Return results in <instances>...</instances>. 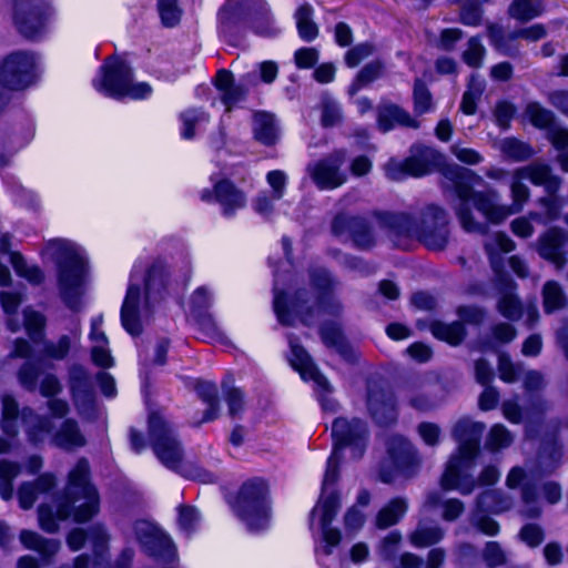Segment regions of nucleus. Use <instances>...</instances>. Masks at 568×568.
I'll return each instance as SVG.
<instances>
[{
  "label": "nucleus",
  "mask_w": 568,
  "mask_h": 568,
  "mask_svg": "<svg viewBox=\"0 0 568 568\" xmlns=\"http://www.w3.org/2000/svg\"><path fill=\"white\" fill-rule=\"evenodd\" d=\"M28 143L29 140H22L14 134L0 133V168L10 164L14 154Z\"/></svg>",
  "instance_id": "37"
},
{
  "label": "nucleus",
  "mask_w": 568,
  "mask_h": 568,
  "mask_svg": "<svg viewBox=\"0 0 568 568\" xmlns=\"http://www.w3.org/2000/svg\"><path fill=\"white\" fill-rule=\"evenodd\" d=\"M462 37L463 32L459 29H444L440 32L437 45L443 50H450L454 48L455 43L462 39Z\"/></svg>",
  "instance_id": "63"
},
{
  "label": "nucleus",
  "mask_w": 568,
  "mask_h": 568,
  "mask_svg": "<svg viewBox=\"0 0 568 568\" xmlns=\"http://www.w3.org/2000/svg\"><path fill=\"white\" fill-rule=\"evenodd\" d=\"M374 52V47L369 43H361L351 50H348L345 54V62L348 67H356L362 60L372 55Z\"/></svg>",
  "instance_id": "58"
},
{
  "label": "nucleus",
  "mask_w": 568,
  "mask_h": 568,
  "mask_svg": "<svg viewBox=\"0 0 568 568\" xmlns=\"http://www.w3.org/2000/svg\"><path fill=\"white\" fill-rule=\"evenodd\" d=\"M342 162L343 156L341 153L322 162V189H334L344 183L345 174L339 170Z\"/></svg>",
  "instance_id": "29"
},
{
  "label": "nucleus",
  "mask_w": 568,
  "mask_h": 568,
  "mask_svg": "<svg viewBox=\"0 0 568 568\" xmlns=\"http://www.w3.org/2000/svg\"><path fill=\"white\" fill-rule=\"evenodd\" d=\"M102 316L93 317L91 321L90 341L92 343L91 356L95 365L109 368L114 364L109 349L108 338L102 331Z\"/></svg>",
  "instance_id": "21"
},
{
  "label": "nucleus",
  "mask_w": 568,
  "mask_h": 568,
  "mask_svg": "<svg viewBox=\"0 0 568 568\" xmlns=\"http://www.w3.org/2000/svg\"><path fill=\"white\" fill-rule=\"evenodd\" d=\"M526 179L530 180L534 184L546 185L548 189L554 187L557 182L550 175V170L545 164H534L525 169H520Z\"/></svg>",
  "instance_id": "41"
},
{
  "label": "nucleus",
  "mask_w": 568,
  "mask_h": 568,
  "mask_svg": "<svg viewBox=\"0 0 568 568\" xmlns=\"http://www.w3.org/2000/svg\"><path fill=\"white\" fill-rule=\"evenodd\" d=\"M314 9L307 4L301 6L296 13V26L300 37L304 41H312L317 37V26L313 21Z\"/></svg>",
  "instance_id": "33"
},
{
  "label": "nucleus",
  "mask_w": 568,
  "mask_h": 568,
  "mask_svg": "<svg viewBox=\"0 0 568 568\" xmlns=\"http://www.w3.org/2000/svg\"><path fill=\"white\" fill-rule=\"evenodd\" d=\"M197 393L203 398L206 405V412L203 422H209L215 418L217 412L216 387L214 384L205 382L200 383Z\"/></svg>",
  "instance_id": "43"
},
{
  "label": "nucleus",
  "mask_w": 568,
  "mask_h": 568,
  "mask_svg": "<svg viewBox=\"0 0 568 568\" xmlns=\"http://www.w3.org/2000/svg\"><path fill=\"white\" fill-rule=\"evenodd\" d=\"M414 102L415 110L418 113H425L432 110V97L420 81H416L414 87Z\"/></svg>",
  "instance_id": "57"
},
{
  "label": "nucleus",
  "mask_w": 568,
  "mask_h": 568,
  "mask_svg": "<svg viewBox=\"0 0 568 568\" xmlns=\"http://www.w3.org/2000/svg\"><path fill=\"white\" fill-rule=\"evenodd\" d=\"M23 325L28 335L33 339L41 337L42 329L44 326V317L39 312L32 308H24L23 311Z\"/></svg>",
  "instance_id": "49"
},
{
  "label": "nucleus",
  "mask_w": 568,
  "mask_h": 568,
  "mask_svg": "<svg viewBox=\"0 0 568 568\" xmlns=\"http://www.w3.org/2000/svg\"><path fill=\"white\" fill-rule=\"evenodd\" d=\"M231 172L223 171L211 175L213 190L201 191V200L216 202L221 213L225 217H233L239 211L246 206V194L231 182Z\"/></svg>",
  "instance_id": "11"
},
{
  "label": "nucleus",
  "mask_w": 568,
  "mask_h": 568,
  "mask_svg": "<svg viewBox=\"0 0 568 568\" xmlns=\"http://www.w3.org/2000/svg\"><path fill=\"white\" fill-rule=\"evenodd\" d=\"M158 9L165 27H174L180 22L182 10L178 0H158Z\"/></svg>",
  "instance_id": "45"
},
{
  "label": "nucleus",
  "mask_w": 568,
  "mask_h": 568,
  "mask_svg": "<svg viewBox=\"0 0 568 568\" xmlns=\"http://www.w3.org/2000/svg\"><path fill=\"white\" fill-rule=\"evenodd\" d=\"M54 17V9L47 3L19 1L16 4L14 22L19 31L29 39L42 37L53 22Z\"/></svg>",
  "instance_id": "12"
},
{
  "label": "nucleus",
  "mask_w": 568,
  "mask_h": 568,
  "mask_svg": "<svg viewBox=\"0 0 568 568\" xmlns=\"http://www.w3.org/2000/svg\"><path fill=\"white\" fill-rule=\"evenodd\" d=\"M511 443L509 432L501 425H495L489 433L487 447L491 450L507 447Z\"/></svg>",
  "instance_id": "55"
},
{
  "label": "nucleus",
  "mask_w": 568,
  "mask_h": 568,
  "mask_svg": "<svg viewBox=\"0 0 568 568\" xmlns=\"http://www.w3.org/2000/svg\"><path fill=\"white\" fill-rule=\"evenodd\" d=\"M273 200H281L287 187L288 176L283 170H272L265 175Z\"/></svg>",
  "instance_id": "46"
},
{
  "label": "nucleus",
  "mask_w": 568,
  "mask_h": 568,
  "mask_svg": "<svg viewBox=\"0 0 568 568\" xmlns=\"http://www.w3.org/2000/svg\"><path fill=\"white\" fill-rule=\"evenodd\" d=\"M443 174L455 189L457 197L455 210L463 229L467 232L484 231V224L471 215L469 206H474L486 221L494 223L505 220L513 213L509 207L497 204L495 193H474L471 191V182L478 178L470 170L449 165L443 170Z\"/></svg>",
  "instance_id": "1"
},
{
  "label": "nucleus",
  "mask_w": 568,
  "mask_h": 568,
  "mask_svg": "<svg viewBox=\"0 0 568 568\" xmlns=\"http://www.w3.org/2000/svg\"><path fill=\"white\" fill-rule=\"evenodd\" d=\"M200 523V515L192 507H181L179 511V524L185 532L193 531Z\"/></svg>",
  "instance_id": "61"
},
{
  "label": "nucleus",
  "mask_w": 568,
  "mask_h": 568,
  "mask_svg": "<svg viewBox=\"0 0 568 568\" xmlns=\"http://www.w3.org/2000/svg\"><path fill=\"white\" fill-rule=\"evenodd\" d=\"M136 540L145 548L150 555L159 557L163 561L171 564L175 559V547L161 529L148 520L136 521L134 525Z\"/></svg>",
  "instance_id": "14"
},
{
  "label": "nucleus",
  "mask_w": 568,
  "mask_h": 568,
  "mask_svg": "<svg viewBox=\"0 0 568 568\" xmlns=\"http://www.w3.org/2000/svg\"><path fill=\"white\" fill-rule=\"evenodd\" d=\"M273 308L283 325H295L297 322L305 326L315 324L320 317L318 280L314 277L308 284L301 286L292 303L283 292L275 288Z\"/></svg>",
  "instance_id": "7"
},
{
  "label": "nucleus",
  "mask_w": 568,
  "mask_h": 568,
  "mask_svg": "<svg viewBox=\"0 0 568 568\" xmlns=\"http://www.w3.org/2000/svg\"><path fill=\"white\" fill-rule=\"evenodd\" d=\"M290 363L292 367L298 372L301 378L305 383H312L314 392L320 387V375L317 368L307 352L295 342L290 341Z\"/></svg>",
  "instance_id": "22"
},
{
  "label": "nucleus",
  "mask_w": 568,
  "mask_h": 568,
  "mask_svg": "<svg viewBox=\"0 0 568 568\" xmlns=\"http://www.w3.org/2000/svg\"><path fill=\"white\" fill-rule=\"evenodd\" d=\"M8 263H11L17 274L31 283H39L42 280V272L36 265L28 264L17 251H2L0 256V285L10 284V271Z\"/></svg>",
  "instance_id": "18"
},
{
  "label": "nucleus",
  "mask_w": 568,
  "mask_h": 568,
  "mask_svg": "<svg viewBox=\"0 0 568 568\" xmlns=\"http://www.w3.org/2000/svg\"><path fill=\"white\" fill-rule=\"evenodd\" d=\"M21 295L16 292H1L0 293V303L2 310L6 314V323L7 327L16 333L21 328V321L18 314V307L21 304Z\"/></svg>",
  "instance_id": "28"
},
{
  "label": "nucleus",
  "mask_w": 568,
  "mask_h": 568,
  "mask_svg": "<svg viewBox=\"0 0 568 568\" xmlns=\"http://www.w3.org/2000/svg\"><path fill=\"white\" fill-rule=\"evenodd\" d=\"M253 138L265 146L275 145L281 136V130L274 115L266 112H256L252 123Z\"/></svg>",
  "instance_id": "24"
},
{
  "label": "nucleus",
  "mask_w": 568,
  "mask_h": 568,
  "mask_svg": "<svg viewBox=\"0 0 568 568\" xmlns=\"http://www.w3.org/2000/svg\"><path fill=\"white\" fill-rule=\"evenodd\" d=\"M21 419L31 442H41L51 434L52 422L50 419H40L31 410H23Z\"/></svg>",
  "instance_id": "32"
},
{
  "label": "nucleus",
  "mask_w": 568,
  "mask_h": 568,
  "mask_svg": "<svg viewBox=\"0 0 568 568\" xmlns=\"http://www.w3.org/2000/svg\"><path fill=\"white\" fill-rule=\"evenodd\" d=\"M84 540H88L92 545L97 559L89 562L85 557L81 556L75 560L74 568H104L102 556L108 540L105 530L98 526L91 530L89 537H85L81 529H75L68 537V544L73 550H78L83 545Z\"/></svg>",
  "instance_id": "17"
},
{
  "label": "nucleus",
  "mask_w": 568,
  "mask_h": 568,
  "mask_svg": "<svg viewBox=\"0 0 568 568\" xmlns=\"http://www.w3.org/2000/svg\"><path fill=\"white\" fill-rule=\"evenodd\" d=\"M498 373L503 382L514 383L519 379L523 368L520 365H514L505 354H500L498 359Z\"/></svg>",
  "instance_id": "53"
},
{
  "label": "nucleus",
  "mask_w": 568,
  "mask_h": 568,
  "mask_svg": "<svg viewBox=\"0 0 568 568\" xmlns=\"http://www.w3.org/2000/svg\"><path fill=\"white\" fill-rule=\"evenodd\" d=\"M510 503L507 499L499 498V495L496 491H485L477 503V510L484 511L489 510L493 513H500L508 509Z\"/></svg>",
  "instance_id": "48"
},
{
  "label": "nucleus",
  "mask_w": 568,
  "mask_h": 568,
  "mask_svg": "<svg viewBox=\"0 0 568 568\" xmlns=\"http://www.w3.org/2000/svg\"><path fill=\"white\" fill-rule=\"evenodd\" d=\"M20 540L26 548L33 549L43 556L53 555L59 545L53 539H42L37 532L23 530L20 535Z\"/></svg>",
  "instance_id": "35"
},
{
  "label": "nucleus",
  "mask_w": 568,
  "mask_h": 568,
  "mask_svg": "<svg viewBox=\"0 0 568 568\" xmlns=\"http://www.w3.org/2000/svg\"><path fill=\"white\" fill-rule=\"evenodd\" d=\"M406 510L407 504L404 499H393L388 505L381 509L377 515L376 524L379 528L393 526L405 515Z\"/></svg>",
  "instance_id": "34"
},
{
  "label": "nucleus",
  "mask_w": 568,
  "mask_h": 568,
  "mask_svg": "<svg viewBox=\"0 0 568 568\" xmlns=\"http://www.w3.org/2000/svg\"><path fill=\"white\" fill-rule=\"evenodd\" d=\"M19 474L17 464L7 459L0 460V496L2 499L8 500L12 497L13 486L12 481Z\"/></svg>",
  "instance_id": "40"
},
{
  "label": "nucleus",
  "mask_w": 568,
  "mask_h": 568,
  "mask_svg": "<svg viewBox=\"0 0 568 568\" xmlns=\"http://www.w3.org/2000/svg\"><path fill=\"white\" fill-rule=\"evenodd\" d=\"M233 509L250 530L266 529L273 517L268 483L263 478L246 480L235 497Z\"/></svg>",
  "instance_id": "6"
},
{
  "label": "nucleus",
  "mask_w": 568,
  "mask_h": 568,
  "mask_svg": "<svg viewBox=\"0 0 568 568\" xmlns=\"http://www.w3.org/2000/svg\"><path fill=\"white\" fill-rule=\"evenodd\" d=\"M485 89L484 80L476 75H471L467 90L465 91L460 104V109L465 114H474L476 111V102L481 97Z\"/></svg>",
  "instance_id": "38"
},
{
  "label": "nucleus",
  "mask_w": 568,
  "mask_h": 568,
  "mask_svg": "<svg viewBox=\"0 0 568 568\" xmlns=\"http://www.w3.org/2000/svg\"><path fill=\"white\" fill-rule=\"evenodd\" d=\"M485 55V48L477 38L468 41L467 49L463 53V60L471 68L480 67Z\"/></svg>",
  "instance_id": "52"
},
{
  "label": "nucleus",
  "mask_w": 568,
  "mask_h": 568,
  "mask_svg": "<svg viewBox=\"0 0 568 568\" xmlns=\"http://www.w3.org/2000/svg\"><path fill=\"white\" fill-rule=\"evenodd\" d=\"M443 156L432 148H423L405 162L390 160L386 165V174L392 180H400L405 175L422 176L440 164Z\"/></svg>",
  "instance_id": "15"
},
{
  "label": "nucleus",
  "mask_w": 568,
  "mask_h": 568,
  "mask_svg": "<svg viewBox=\"0 0 568 568\" xmlns=\"http://www.w3.org/2000/svg\"><path fill=\"white\" fill-rule=\"evenodd\" d=\"M52 439L57 446L65 449L80 447L84 444L83 436L71 420H65L60 429L52 435Z\"/></svg>",
  "instance_id": "31"
},
{
  "label": "nucleus",
  "mask_w": 568,
  "mask_h": 568,
  "mask_svg": "<svg viewBox=\"0 0 568 568\" xmlns=\"http://www.w3.org/2000/svg\"><path fill=\"white\" fill-rule=\"evenodd\" d=\"M163 286L164 275L160 266L146 268L140 264L134 265L121 310L122 325L128 333L136 335L141 332Z\"/></svg>",
  "instance_id": "3"
},
{
  "label": "nucleus",
  "mask_w": 568,
  "mask_h": 568,
  "mask_svg": "<svg viewBox=\"0 0 568 568\" xmlns=\"http://www.w3.org/2000/svg\"><path fill=\"white\" fill-rule=\"evenodd\" d=\"M322 342L327 346L335 347L342 355H346L347 353V344L339 327L335 323L325 328L322 326Z\"/></svg>",
  "instance_id": "50"
},
{
  "label": "nucleus",
  "mask_w": 568,
  "mask_h": 568,
  "mask_svg": "<svg viewBox=\"0 0 568 568\" xmlns=\"http://www.w3.org/2000/svg\"><path fill=\"white\" fill-rule=\"evenodd\" d=\"M383 67L379 62H373L367 64L357 75L356 80L349 88V93H356L362 87L371 83L379 77Z\"/></svg>",
  "instance_id": "51"
},
{
  "label": "nucleus",
  "mask_w": 568,
  "mask_h": 568,
  "mask_svg": "<svg viewBox=\"0 0 568 568\" xmlns=\"http://www.w3.org/2000/svg\"><path fill=\"white\" fill-rule=\"evenodd\" d=\"M150 437L160 462L168 468L182 470V448L172 427L160 414H152L149 419Z\"/></svg>",
  "instance_id": "10"
},
{
  "label": "nucleus",
  "mask_w": 568,
  "mask_h": 568,
  "mask_svg": "<svg viewBox=\"0 0 568 568\" xmlns=\"http://www.w3.org/2000/svg\"><path fill=\"white\" fill-rule=\"evenodd\" d=\"M452 153L462 162L466 164H478L483 161V156L474 149L463 146L460 144H454L452 146Z\"/></svg>",
  "instance_id": "62"
},
{
  "label": "nucleus",
  "mask_w": 568,
  "mask_h": 568,
  "mask_svg": "<svg viewBox=\"0 0 568 568\" xmlns=\"http://www.w3.org/2000/svg\"><path fill=\"white\" fill-rule=\"evenodd\" d=\"M498 310L503 316L509 320H518L521 316H525V321L527 324H534L538 317V310L535 305H528L525 311H523L521 304L513 292V286L507 285L501 293V297L498 302Z\"/></svg>",
  "instance_id": "20"
},
{
  "label": "nucleus",
  "mask_w": 568,
  "mask_h": 568,
  "mask_svg": "<svg viewBox=\"0 0 568 568\" xmlns=\"http://www.w3.org/2000/svg\"><path fill=\"white\" fill-rule=\"evenodd\" d=\"M19 419L14 399L8 395L2 397V429L8 435H16Z\"/></svg>",
  "instance_id": "42"
},
{
  "label": "nucleus",
  "mask_w": 568,
  "mask_h": 568,
  "mask_svg": "<svg viewBox=\"0 0 568 568\" xmlns=\"http://www.w3.org/2000/svg\"><path fill=\"white\" fill-rule=\"evenodd\" d=\"M214 85L219 92L221 102L225 106V113L221 118L219 136L212 139V144L219 149L226 142L224 125L230 118V112L235 104L243 99L244 91L241 85L233 83V75L226 70H220L216 73Z\"/></svg>",
  "instance_id": "16"
},
{
  "label": "nucleus",
  "mask_w": 568,
  "mask_h": 568,
  "mask_svg": "<svg viewBox=\"0 0 568 568\" xmlns=\"http://www.w3.org/2000/svg\"><path fill=\"white\" fill-rule=\"evenodd\" d=\"M210 114L201 108H189L180 114V134L192 140L202 133L210 123Z\"/></svg>",
  "instance_id": "27"
},
{
  "label": "nucleus",
  "mask_w": 568,
  "mask_h": 568,
  "mask_svg": "<svg viewBox=\"0 0 568 568\" xmlns=\"http://www.w3.org/2000/svg\"><path fill=\"white\" fill-rule=\"evenodd\" d=\"M542 12L538 0H514L509 7V16L516 20L528 21Z\"/></svg>",
  "instance_id": "36"
},
{
  "label": "nucleus",
  "mask_w": 568,
  "mask_h": 568,
  "mask_svg": "<svg viewBox=\"0 0 568 568\" xmlns=\"http://www.w3.org/2000/svg\"><path fill=\"white\" fill-rule=\"evenodd\" d=\"M483 430V424L466 418L459 420L455 426L454 436L459 443V447L458 453L448 462L442 477L444 489H456L462 494H470L475 488L470 473Z\"/></svg>",
  "instance_id": "4"
},
{
  "label": "nucleus",
  "mask_w": 568,
  "mask_h": 568,
  "mask_svg": "<svg viewBox=\"0 0 568 568\" xmlns=\"http://www.w3.org/2000/svg\"><path fill=\"white\" fill-rule=\"evenodd\" d=\"M377 124L379 130L387 132L396 126L416 128L417 122L403 109L392 103H383L378 108Z\"/></svg>",
  "instance_id": "26"
},
{
  "label": "nucleus",
  "mask_w": 568,
  "mask_h": 568,
  "mask_svg": "<svg viewBox=\"0 0 568 568\" xmlns=\"http://www.w3.org/2000/svg\"><path fill=\"white\" fill-rule=\"evenodd\" d=\"M318 60V53L315 48H301L294 53V61L300 69L313 68Z\"/></svg>",
  "instance_id": "60"
},
{
  "label": "nucleus",
  "mask_w": 568,
  "mask_h": 568,
  "mask_svg": "<svg viewBox=\"0 0 568 568\" xmlns=\"http://www.w3.org/2000/svg\"><path fill=\"white\" fill-rule=\"evenodd\" d=\"M39 77V59L27 51H16L6 55L0 62V108L8 101V92L21 91Z\"/></svg>",
  "instance_id": "8"
},
{
  "label": "nucleus",
  "mask_w": 568,
  "mask_h": 568,
  "mask_svg": "<svg viewBox=\"0 0 568 568\" xmlns=\"http://www.w3.org/2000/svg\"><path fill=\"white\" fill-rule=\"evenodd\" d=\"M526 176L521 173L520 170L516 171L514 176V182L511 184V194L514 199V205L515 210H519L523 205V203L528 197V190L527 187L521 183V180H525Z\"/></svg>",
  "instance_id": "59"
},
{
  "label": "nucleus",
  "mask_w": 568,
  "mask_h": 568,
  "mask_svg": "<svg viewBox=\"0 0 568 568\" xmlns=\"http://www.w3.org/2000/svg\"><path fill=\"white\" fill-rule=\"evenodd\" d=\"M367 406L372 417L377 424H387L396 418L394 402L382 389L369 390Z\"/></svg>",
  "instance_id": "25"
},
{
  "label": "nucleus",
  "mask_w": 568,
  "mask_h": 568,
  "mask_svg": "<svg viewBox=\"0 0 568 568\" xmlns=\"http://www.w3.org/2000/svg\"><path fill=\"white\" fill-rule=\"evenodd\" d=\"M488 36L491 43L504 54H510L511 48L508 41L516 40L518 38L526 39L528 41H537L546 36V30L541 24H534L529 28L521 29L517 32L504 34L501 28L497 24H490L488 27Z\"/></svg>",
  "instance_id": "19"
},
{
  "label": "nucleus",
  "mask_w": 568,
  "mask_h": 568,
  "mask_svg": "<svg viewBox=\"0 0 568 568\" xmlns=\"http://www.w3.org/2000/svg\"><path fill=\"white\" fill-rule=\"evenodd\" d=\"M89 465L80 460L70 471L68 483V500L55 505V510L48 506H40L39 523L42 529L53 532L58 529L59 523L65 520L70 515V507L74 508L72 517L75 521H87L99 510V498L97 490L88 480Z\"/></svg>",
  "instance_id": "2"
},
{
  "label": "nucleus",
  "mask_w": 568,
  "mask_h": 568,
  "mask_svg": "<svg viewBox=\"0 0 568 568\" xmlns=\"http://www.w3.org/2000/svg\"><path fill=\"white\" fill-rule=\"evenodd\" d=\"M59 264V281L64 298L71 303L70 296L79 294L88 277V265L77 251H62Z\"/></svg>",
  "instance_id": "13"
},
{
  "label": "nucleus",
  "mask_w": 568,
  "mask_h": 568,
  "mask_svg": "<svg viewBox=\"0 0 568 568\" xmlns=\"http://www.w3.org/2000/svg\"><path fill=\"white\" fill-rule=\"evenodd\" d=\"M430 331L436 338L445 341L452 345L460 343L465 335L464 328L459 323L444 324L435 322L430 325Z\"/></svg>",
  "instance_id": "39"
},
{
  "label": "nucleus",
  "mask_w": 568,
  "mask_h": 568,
  "mask_svg": "<svg viewBox=\"0 0 568 568\" xmlns=\"http://www.w3.org/2000/svg\"><path fill=\"white\" fill-rule=\"evenodd\" d=\"M544 308L547 313H551L561 308L565 304V296L560 286L555 282H547L542 291Z\"/></svg>",
  "instance_id": "44"
},
{
  "label": "nucleus",
  "mask_w": 568,
  "mask_h": 568,
  "mask_svg": "<svg viewBox=\"0 0 568 568\" xmlns=\"http://www.w3.org/2000/svg\"><path fill=\"white\" fill-rule=\"evenodd\" d=\"M389 456L396 467L406 476L414 474L419 465V458L413 446L402 437L393 438L389 448Z\"/></svg>",
  "instance_id": "23"
},
{
  "label": "nucleus",
  "mask_w": 568,
  "mask_h": 568,
  "mask_svg": "<svg viewBox=\"0 0 568 568\" xmlns=\"http://www.w3.org/2000/svg\"><path fill=\"white\" fill-rule=\"evenodd\" d=\"M332 435L334 439V452L327 460L326 481H333L336 476V466L339 459V452L349 448L353 456L361 455L366 442V428L358 419L347 420L338 418L333 424Z\"/></svg>",
  "instance_id": "9"
},
{
  "label": "nucleus",
  "mask_w": 568,
  "mask_h": 568,
  "mask_svg": "<svg viewBox=\"0 0 568 568\" xmlns=\"http://www.w3.org/2000/svg\"><path fill=\"white\" fill-rule=\"evenodd\" d=\"M500 151L509 159L521 161L530 156V148L515 139H505L499 143Z\"/></svg>",
  "instance_id": "47"
},
{
  "label": "nucleus",
  "mask_w": 568,
  "mask_h": 568,
  "mask_svg": "<svg viewBox=\"0 0 568 568\" xmlns=\"http://www.w3.org/2000/svg\"><path fill=\"white\" fill-rule=\"evenodd\" d=\"M196 324L199 325L200 329L203 332V335L205 337L214 339L219 336V329L216 326V323L213 321V318L210 315H195Z\"/></svg>",
  "instance_id": "64"
},
{
  "label": "nucleus",
  "mask_w": 568,
  "mask_h": 568,
  "mask_svg": "<svg viewBox=\"0 0 568 568\" xmlns=\"http://www.w3.org/2000/svg\"><path fill=\"white\" fill-rule=\"evenodd\" d=\"M92 85L101 94L116 100H144L153 92L151 84L135 80L128 62L118 57L104 61Z\"/></svg>",
  "instance_id": "5"
},
{
  "label": "nucleus",
  "mask_w": 568,
  "mask_h": 568,
  "mask_svg": "<svg viewBox=\"0 0 568 568\" xmlns=\"http://www.w3.org/2000/svg\"><path fill=\"white\" fill-rule=\"evenodd\" d=\"M341 119L337 103L328 97H322V125H334Z\"/></svg>",
  "instance_id": "56"
},
{
  "label": "nucleus",
  "mask_w": 568,
  "mask_h": 568,
  "mask_svg": "<svg viewBox=\"0 0 568 568\" xmlns=\"http://www.w3.org/2000/svg\"><path fill=\"white\" fill-rule=\"evenodd\" d=\"M526 115L529 119V121L538 128H546L548 126L552 121V114L551 112L542 109L537 103H530L528 104L526 109Z\"/></svg>",
  "instance_id": "54"
},
{
  "label": "nucleus",
  "mask_w": 568,
  "mask_h": 568,
  "mask_svg": "<svg viewBox=\"0 0 568 568\" xmlns=\"http://www.w3.org/2000/svg\"><path fill=\"white\" fill-rule=\"evenodd\" d=\"M444 537V531L437 525L428 526L419 523L417 528L409 535V541L414 547L424 548L437 544Z\"/></svg>",
  "instance_id": "30"
}]
</instances>
